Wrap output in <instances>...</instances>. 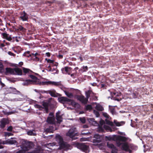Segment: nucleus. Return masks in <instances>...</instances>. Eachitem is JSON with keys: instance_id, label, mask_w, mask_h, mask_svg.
I'll return each mask as SVG.
<instances>
[{"instance_id": "nucleus-1", "label": "nucleus", "mask_w": 153, "mask_h": 153, "mask_svg": "<svg viewBox=\"0 0 153 153\" xmlns=\"http://www.w3.org/2000/svg\"><path fill=\"white\" fill-rule=\"evenodd\" d=\"M59 101L62 103L70 102L71 105L75 108H79L80 107V105L78 103L75 102L73 100H71L64 97H61L58 98Z\"/></svg>"}, {"instance_id": "nucleus-2", "label": "nucleus", "mask_w": 153, "mask_h": 153, "mask_svg": "<svg viewBox=\"0 0 153 153\" xmlns=\"http://www.w3.org/2000/svg\"><path fill=\"white\" fill-rule=\"evenodd\" d=\"M55 138L59 145V148L61 149H67L69 146V145L64 142L62 138L59 135H56Z\"/></svg>"}, {"instance_id": "nucleus-3", "label": "nucleus", "mask_w": 153, "mask_h": 153, "mask_svg": "<svg viewBox=\"0 0 153 153\" xmlns=\"http://www.w3.org/2000/svg\"><path fill=\"white\" fill-rule=\"evenodd\" d=\"M142 94V91L141 88H137L133 91H130V93H128V97L130 99L136 98H139Z\"/></svg>"}, {"instance_id": "nucleus-4", "label": "nucleus", "mask_w": 153, "mask_h": 153, "mask_svg": "<svg viewBox=\"0 0 153 153\" xmlns=\"http://www.w3.org/2000/svg\"><path fill=\"white\" fill-rule=\"evenodd\" d=\"M38 84L41 85H48L49 84L53 85L59 87L63 91H65L64 90L65 88L64 87V86L61 84V82H56L51 81H44L40 82V83Z\"/></svg>"}, {"instance_id": "nucleus-5", "label": "nucleus", "mask_w": 153, "mask_h": 153, "mask_svg": "<svg viewBox=\"0 0 153 153\" xmlns=\"http://www.w3.org/2000/svg\"><path fill=\"white\" fill-rule=\"evenodd\" d=\"M105 138L106 140L109 141L112 140L116 141V143L118 141H125L126 140V138L124 137L115 135L106 136Z\"/></svg>"}, {"instance_id": "nucleus-6", "label": "nucleus", "mask_w": 153, "mask_h": 153, "mask_svg": "<svg viewBox=\"0 0 153 153\" xmlns=\"http://www.w3.org/2000/svg\"><path fill=\"white\" fill-rule=\"evenodd\" d=\"M42 106L38 104H36L34 105L35 107L39 109V110H42L43 109H44V111L46 113H48L49 109L48 107L49 105V103L47 102L43 101L42 102Z\"/></svg>"}, {"instance_id": "nucleus-7", "label": "nucleus", "mask_w": 153, "mask_h": 153, "mask_svg": "<svg viewBox=\"0 0 153 153\" xmlns=\"http://www.w3.org/2000/svg\"><path fill=\"white\" fill-rule=\"evenodd\" d=\"M79 135V134L76 132L75 128H71L66 133V135L68 136L72 140L77 139L78 137L77 136Z\"/></svg>"}, {"instance_id": "nucleus-8", "label": "nucleus", "mask_w": 153, "mask_h": 153, "mask_svg": "<svg viewBox=\"0 0 153 153\" xmlns=\"http://www.w3.org/2000/svg\"><path fill=\"white\" fill-rule=\"evenodd\" d=\"M45 60L47 61V62L48 63H50L51 65V66L52 68L51 72L56 71L53 74H58L59 71L57 69V66L58 65V63L55 62L53 60H52L50 59H45Z\"/></svg>"}, {"instance_id": "nucleus-9", "label": "nucleus", "mask_w": 153, "mask_h": 153, "mask_svg": "<svg viewBox=\"0 0 153 153\" xmlns=\"http://www.w3.org/2000/svg\"><path fill=\"white\" fill-rule=\"evenodd\" d=\"M121 141H118L117 143V146L118 147L121 146V149L126 152H128L129 153L131 152V150L129 149V143H121Z\"/></svg>"}, {"instance_id": "nucleus-10", "label": "nucleus", "mask_w": 153, "mask_h": 153, "mask_svg": "<svg viewBox=\"0 0 153 153\" xmlns=\"http://www.w3.org/2000/svg\"><path fill=\"white\" fill-rule=\"evenodd\" d=\"M76 146L78 149L85 153H88L89 152V146L84 143H77Z\"/></svg>"}, {"instance_id": "nucleus-11", "label": "nucleus", "mask_w": 153, "mask_h": 153, "mask_svg": "<svg viewBox=\"0 0 153 153\" xmlns=\"http://www.w3.org/2000/svg\"><path fill=\"white\" fill-rule=\"evenodd\" d=\"M50 116L47 118V122L49 124H55L56 123L55 118L54 116L53 112H50L49 114Z\"/></svg>"}, {"instance_id": "nucleus-12", "label": "nucleus", "mask_w": 153, "mask_h": 153, "mask_svg": "<svg viewBox=\"0 0 153 153\" xmlns=\"http://www.w3.org/2000/svg\"><path fill=\"white\" fill-rule=\"evenodd\" d=\"M7 94H16L19 95L21 94L20 92L17 90L16 89L13 87H10L6 89Z\"/></svg>"}, {"instance_id": "nucleus-13", "label": "nucleus", "mask_w": 153, "mask_h": 153, "mask_svg": "<svg viewBox=\"0 0 153 153\" xmlns=\"http://www.w3.org/2000/svg\"><path fill=\"white\" fill-rule=\"evenodd\" d=\"M19 14V19L20 20L22 21H27L28 19V15L25 11L20 12Z\"/></svg>"}, {"instance_id": "nucleus-14", "label": "nucleus", "mask_w": 153, "mask_h": 153, "mask_svg": "<svg viewBox=\"0 0 153 153\" xmlns=\"http://www.w3.org/2000/svg\"><path fill=\"white\" fill-rule=\"evenodd\" d=\"M31 146L30 145H24L21 146V149L17 152L16 153H25L26 151L29 150Z\"/></svg>"}, {"instance_id": "nucleus-15", "label": "nucleus", "mask_w": 153, "mask_h": 153, "mask_svg": "<svg viewBox=\"0 0 153 153\" xmlns=\"http://www.w3.org/2000/svg\"><path fill=\"white\" fill-rule=\"evenodd\" d=\"M75 97L77 100L80 101L82 103L85 104L87 103L88 101L86 98H85L84 96L82 95H76Z\"/></svg>"}, {"instance_id": "nucleus-16", "label": "nucleus", "mask_w": 153, "mask_h": 153, "mask_svg": "<svg viewBox=\"0 0 153 153\" xmlns=\"http://www.w3.org/2000/svg\"><path fill=\"white\" fill-rule=\"evenodd\" d=\"M92 140L93 142L94 143H100L101 141L100 136L98 134H95Z\"/></svg>"}, {"instance_id": "nucleus-17", "label": "nucleus", "mask_w": 153, "mask_h": 153, "mask_svg": "<svg viewBox=\"0 0 153 153\" xmlns=\"http://www.w3.org/2000/svg\"><path fill=\"white\" fill-rule=\"evenodd\" d=\"M107 146L108 148L111 149L112 153H117V150L115 146L112 144L108 142L107 143Z\"/></svg>"}, {"instance_id": "nucleus-18", "label": "nucleus", "mask_w": 153, "mask_h": 153, "mask_svg": "<svg viewBox=\"0 0 153 153\" xmlns=\"http://www.w3.org/2000/svg\"><path fill=\"white\" fill-rule=\"evenodd\" d=\"M62 71L63 74H70L72 72V69L71 67H65L61 69Z\"/></svg>"}, {"instance_id": "nucleus-19", "label": "nucleus", "mask_w": 153, "mask_h": 153, "mask_svg": "<svg viewBox=\"0 0 153 153\" xmlns=\"http://www.w3.org/2000/svg\"><path fill=\"white\" fill-rule=\"evenodd\" d=\"M0 122L1 123L0 126L1 128H4L6 125L9 123L8 119L6 118L2 119L0 120Z\"/></svg>"}, {"instance_id": "nucleus-20", "label": "nucleus", "mask_w": 153, "mask_h": 153, "mask_svg": "<svg viewBox=\"0 0 153 153\" xmlns=\"http://www.w3.org/2000/svg\"><path fill=\"white\" fill-rule=\"evenodd\" d=\"M48 94H49L51 96L55 97H57L60 94H59L56 93V91L54 89L48 90Z\"/></svg>"}, {"instance_id": "nucleus-21", "label": "nucleus", "mask_w": 153, "mask_h": 153, "mask_svg": "<svg viewBox=\"0 0 153 153\" xmlns=\"http://www.w3.org/2000/svg\"><path fill=\"white\" fill-rule=\"evenodd\" d=\"M112 96L113 98V99L115 100L119 101L121 100V98H117V97H120L121 96L120 93L113 92L111 93Z\"/></svg>"}, {"instance_id": "nucleus-22", "label": "nucleus", "mask_w": 153, "mask_h": 153, "mask_svg": "<svg viewBox=\"0 0 153 153\" xmlns=\"http://www.w3.org/2000/svg\"><path fill=\"white\" fill-rule=\"evenodd\" d=\"M50 124V125L48 126V127L46 128L45 130V131L46 133L51 132L52 133L54 130L53 126H54L55 124Z\"/></svg>"}, {"instance_id": "nucleus-23", "label": "nucleus", "mask_w": 153, "mask_h": 153, "mask_svg": "<svg viewBox=\"0 0 153 153\" xmlns=\"http://www.w3.org/2000/svg\"><path fill=\"white\" fill-rule=\"evenodd\" d=\"M60 111H58L56 113V117L57 122L60 123L62 121V116L60 115Z\"/></svg>"}, {"instance_id": "nucleus-24", "label": "nucleus", "mask_w": 153, "mask_h": 153, "mask_svg": "<svg viewBox=\"0 0 153 153\" xmlns=\"http://www.w3.org/2000/svg\"><path fill=\"white\" fill-rule=\"evenodd\" d=\"M5 73L6 75L9 74H14V68H7L5 69Z\"/></svg>"}, {"instance_id": "nucleus-25", "label": "nucleus", "mask_w": 153, "mask_h": 153, "mask_svg": "<svg viewBox=\"0 0 153 153\" xmlns=\"http://www.w3.org/2000/svg\"><path fill=\"white\" fill-rule=\"evenodd\" d=\"M95 42L97 43L96 44L95 48L101 47L103 44V41L101 38L97 39Z\"/></svg>"}, {"instance_id": "nucleus-26", "label": "nucleus", "mask_w": 153, "mask_h": 153, "mask_svg": "<svg viewBox=\"0 0 153 153\" xmlns=\"http://www.w3.org/2000/svg\"><path fill=\"white\" fill-rule=\"evenodd\" d=\"M89 122L94 126H99L98 123L93 118H89L88 119Z\"/></svg>"}, {"instance_id": "nucleus-27", "label": "nucleus", "mask_w": 153, "mask_h": 153, "mask_svg": "<svg viewBox=\"0 0 153 153\" xmlns=\"http://www.w3.org/2000/svg\"><path fill=\"white\" fill-rule=\"evenodd\" d=\"M14 74L21 75L22 74V70L18 68H14Z\"/></svg>"}, {"instance_id": "nucleus-28", "label": "nucleus", "mask_w": 153, "mask_h": 153, "mask_svg": "<svg viewBox=\"0 0 153 153\" xmlns=\"http://www.w3.org/2000/svg\"><path fill=\"white\" fill-rule=\"evenodd\" d=\"M76 3L82 7H86L87 4L85 2L84 0H80L79 1H76Z\"/></svg>"}, {"instance_id": "nucleus-29", "label": "nucleus", "mask_w": 153, "mask_h": 153, "mask_svg": "<svg viewBox=\"0 0 153 153\" xmlns=\"http://www.w3.org/2000/svg\"><path fill=\"white\" fill-rule=\"evenodd\" d=\"M33 81L30 79H27L22 83L23 85L27 86L33 83Z\"/></svg>"}, {"instance_id": "nucleus-30", "label": "nucleus", "mask_w": 153, "mask_h": 153, "mask_svg": "<svg viewBox=\"0 0 153 153\" xmlns=\"http://www.w3.org/2000/svg\"><path fill=\"white\" fill-rule=\"evenodd\" d=\"M109 111L110 112L113 114H116V112L115 111V108L112 106H111L109 105Z\"/></svg>"}, {"instance_id": "nucleus-31", "label": "nucleus", "mask_w": 153, "mask_h": 153, "mask_svg": "<svg viewBox=\"0 0 153 153\" xmlns=\"http://www.w3.org/2000/svg\"><path fill=\"white\" fill-rule=\"evenodd\" d=\"M114 123L115 125L117 126H122L125 123V122L124 121H121L119 122H117L116 120H114Z\"/></svg>"}, {"instance_id": "nucleus-32", "label": "nucleus", "mask_w": 153, "mask_h": 153, "mask_svg": "<svg viewBox=\"0 0 153 153\" xmlns=\"http://www.w3.org/2000/svg\"><path fill=\"white\" fill-rule=\"evenodd\" d=\"M129 149L136 150L137 149V147L132 144L129 143Z\"/></svg>"}, {"instance_id": "nucleus-33", "label": "nucleus", "mask_w": 153, "mask_h": 153, "mask_svg": "<svg viewBox=\"0 0 153 153\" xmlns=\"http://www.w3.org/2000/svg\"><path fill=\"white\" fill-rule=\"evenodd\" d=\"M95 109L98 111H102L104 110L103 107L100 104H97L96 105Z\"/></svg>"}, {"instance_id": "nucleus-34", "label": "nucleus", "mask_w": 153, "mask_h": 153, "mask_svg": "<svg viewBox=\"0 0 153 153\" xmlns=\"http://www.w3.org/2000/svg\"><path fill=\"white\" fill-rule=\"evenodd\" d=\"M27 134L29 135L35 136L36 134L34 130H29L27 132Z\"/></svg>"}, {"instance_id": "nucleus-35", "label": "nucleus", "mask_w": 153, "mask_h": 153, "mask_svg": "<svg viewBox=\"0 0 153 153\" xmlns=\"http://www.w3.org/2000/svg\"><path fill=\"white\" fill-rule=\"evenodd\" d=\"M92 91L91 90H88L87 91L85 92V95L86 98L88 100L89 98L90 97V95L92 94Z\"/></svg>"}, {"instance_id": "nucleus-36", "label": "nucleus", "mask_w": 153, "mask_h": 153, "mask_svg": "<svg viewBox=\"0 0 153 153\" xmlns=\"http://www.w3.org/2000/svg\"><path fill=\"white\" fill-rule=\"evenodd\" d=\"M64 92L65 93V94L69 98H72L73 97V95L71 93L69 92L66 91H64Z\"/></svg>"}, {"instance_id": "nucleus-37", "label": "nucleus", "mask_w": 153, "mask_h": 153, "mask_svg": "<svg viewBox=\"0 0 153 153\" xmlns=\"http://www.w3.org/2000/svg\"><path fill=\"white\" fill-rule=\"evenodd\" d=\"M55 0H46L45 1V3L49 6V7L50 8V5L53 3L54 1Z\"/></svg>"}, {"instance_id": "nucleus-38", "label": "nucleus", "mask_w": 153, "mask_h": 153, "mask_svg": "<svg viewBox=\"0 0 153 153\" xmlns=\"http://www.w3.org/2000/svg\"><path fill=\"white\" fill-rule=\"evenodd\" d=\"M30 51H27L23 53V56L24 57L29 58L30 56H31L30 55Z\"/></svg>"}, {"instance_id": "nucleus-39", "label": "nucleus", "mask_w": 153, "mask_h": 153, "mask_svg": "<svg viewBox=\"0 0 153 153\" xmlns=\"http://www.w3.org/2000/svg\"><path fill=\"white\" fill-rule=\"evenodd\" d=\"M104 128L105 129L108 130V131L110 132H112L113 131L112 129L111 128V127L105 125H104L103 126Z\"/></svg>"}, {"instance_id": "nucleus-40", "label": "nucleus", "mask_w": 153, "mask_h": 153, "mask_svg": "<svg viewBox=\"0 0 153 153\" xmlns=\"http://www.w3.org/2000/svg\"><path fill=\"white\" fill-rule=\"evenodd\" d=\"M26 30V29L25 28L21 25L19 26L18 28V30H19L22 32H25Z\"/></svg>"}, {"instance_id": "nucleus-41", "label": "nucleus", "mask_w": 153, "mask_h": 153, "mask_svg": "<svg viewBox=\"0 0 153 153\" xmlns=\"http://www.w3.org/2000/svg\"><path fill=\"white\" fill-rule=\"evenodd\" d=\"M105 123L108 124L112 127L113 125V123L112 122L110 121L107 119H105Z\"/></svg>"}, {"instance_id": "nucleus-42", "label": "nucleus", "mask_w": 153, "mask_h": 153, "mask_svg": "<svg viewBox=\"0 0 153 153\" xmlns=\"http://www.w3.org/2000/svg\"><path fill=\"white\" fill-rule=\"evenodd\" d=\"M8 143L10 144H15L17 143L16 140H8L7 141Z\"/></svg>"}, {"instance_id": "nucleus-43", "label": "nucleus", "mask_w": 153, "mask_h": 153, "mask_svg": "<svg viewBox=\"0 0 153 153\" xmlns=\"http://www.w3.org/2000/svg\"><path fill=\"white\" fill-rule=\"evenodd\" d=\"M29 76L31 78L33 79L32 80L33 81V83L35 82V81L37 79V77L36 76L32 75H30Z\"/></svg>"}, {"instance_id": "nucleus-44", "label": "nucleus", "mask_w": 153, "mask_h": 153, "mask_svg": "<svg viewBox=\"0 0 153 153\" xmlns=\"http://www.w3.org/2000/svg\"><path fill=\"white\" fill-rule=\"evenodd\" d=\"M81 70L82 72H86L88 70V67L87 66H83L82 67Z\"/></svg>"}, {"instance_id": "nucleus-45", "label": "nucleus", "mask_w": 153, "mask_h": 153, "mask_svg": "<svg viewBox=\"0 0 153 153\" xmlns=\"http://www.w3.org/2000/svg\"><path fill=\"white\" fill-rule=\"evenodd\" d=\"M100 86L102 89H106L107 87V86L106 84L103 83H100Z\"/></svg>"}, {"instance_id": "nucleus-46", "label": "nucleus", "mask_w": 153, "mask_h": 153, "mask_svg": "<svg viewBox=\"0 0 153 153\" xmlns=\"http://www.w3.org/2000/svg\"><path fill=\"white\" fill-rule=\"evenodd\" d=\"M49 64H47V70L48 71H52L51 70V68H52L51 66L50 65V63H48Z\"/></svg>"}, {"instance_id": "nucleus-47", "label": "nucleus", "mask_w": 153, "mask_h": 153, "mask_svg": "<svg viewBox=\"0 0 153 153\" xmlns=\"http://www.w3.org/2000/svg\"><path fill=\"white\" fill-rule=\"evenodd\" d=\"M23 71L25 73H30L32 72L31 71L30 69L24 68H23Z\"/></svg>"}, {"instance_id": "nucleus-48", "label": "nucleus", "mask_w": 153, "mask_h": 153, "mask_svg": "<svg viewBox=\"0 0 153 153\" xmlns=\"http://www.w3.org/2000/svg\"><path fill=\"white\" fill-rule=\"evenodd\" d=\"M79 120L82 123H85L86 121V120L85 117H80Z\"/></svg>"}, {"instance_id": "nucleus-49", "label": "nucleus", "mask_w": 153, "mask_h": 153, "mask_svg": "<svg viewBox=\"0 0 153 153\" xmlns=\"http://www.w3.org/2000/svg\"><path fill=\"white\" fill-rule=\"evenodd\" d=\"M94 114L96 116V117H98L100 116V114L98 111H97L96 110H94Z\"/></svg>"}, {"instance_id": "nucleus-50", "label": "nucleus", "mask_w": 153, "mask_h": 153, "mask_svg": "<svg viewBox=\"0 0 153 153\" xmlns=\"http://www.w3.org/2000/svg\"><path fill=\"white\" fill-rule=\"evenodd\" d=\"M39 56H34V57L33 58V60L36 61H39Z\"/></svg>"}, {"instance_id": "nucleus-51", "label": "nucleus", "mask_w": 153, "mask_h": 153, "mask_svg": "<svg viewBox=\"0 0 153 153\" xmlns=\"http://www.w3.org/2000/svg\"><path fill=\"white\" fill-rule=\"evenodd\" d=\"M90 134V133L89 132H83V131H82V132H81V134L87 135H88V134Z\"/></svg>"}, {"instance_id": "nucleus-52", "label": "nucleus", "mask_w": 153, "mask_h": 153, "mask_svg": "<svg viewBox=\"0 0 153 153\" xmlns=\"http://www.w3.org/2000/svg\"><path fill=\"white\" fill-rule=\"evenodd\" d=\"M48 91H45L43 90H40V94H45L46 93L48 94Z\"/></svg>"}, {"instance_id": "nucleus-53", "label": "nucleus", "mask_w": 153, "mask_h": 153, "mask_svg": "<svg viewBox=\"0 0 153 153\" xmlns=\"http://www.w3.org/2000/svg\"><path fill=\"white\" fill-rule=\"evenodd\" d=\"M1 34L3 37L5 38H6L7 36L8 35V34L5 33H2Z\"/></svg>"}, {"instance_id": "nucleus-54", "label": "nucleus", "mask_w": 153, "mask_h": 153, "mask_svg": "<svg viewBox=\"0 0 153 153\" xmlns=\"http://www.w3.org/2000/svg\"><path fill=\"white\" fill-rule=\"evenodd\" d=\"M13 127L12 126H9L7 129V130L8 131H12Z\"/></svg>"}, {"instance_id": "nucleus-55", "label": "nucleus", "mask_w": 153, "mask_h": 153, "mask_svg": "<svg viewBox=\"0 0 153 153\" xmlns=\"http://www.w3.org/2000/svg\"><path fill=\"white\" fill-rule=\"evenodd\" d=\"M5 135L6 136H10L13 135V134L10 132H6L5 133Z\"/></svg>"}, {"instance_id": "nucleus-56", "label": "nucleus", "mask_w": 153, "mask_h": 153, "mask_svg": "<svg viewBox=\"0 0 153 153\" xmlns=\"http://www.w3.org/2000/svg\"><path fill=\"white\" fill-rule=\"evenodd\" d=\"M53 10L52 9H51L50 10L49 8H48H48H46V11H47L48 12H49V13H50L51 12H52V10Z\"/></svg>"}, {"instance_id": "nucleus-57", "label": "nucleus", "mask_w": 153, "mask_h": 153, "mask_svg": "<svg viewBox=\"0 0 153 153\" xmlns=\"http://www.w3.org/2000/svg\"><path fill=\"white\" fill-rule=\"evenodd\" d=\"M5 39L9 41H11L12 40V38L10 36H9L8 35Z\"/></svg>"}, {"instance_id": "nucleus-58", "label": "nucleus", "mask_w": 153, "mask_h": 153, "mask_svg": "<svg viewBox=\"0 0 153 153\" xmlns=\"http://www.w3.org/2000/svg\"><path fill=\"white\" fill-rule=\"evenodd\" d=\"M103 116L106 118H109V116L106 113H104L103 114Z\"/></svg>"}, {"instance_id": "nucleus-59", "label": "nucleus", "mask_w": 153, "mask_h": 153, "mask_svg": "<svg viewBox=\"0 0 153 153\" xmlns=\"http://www.w3.org/2000/svg\"><path fill=\"white\" fill-rule=\"evenodd\" d=\"M100 124L101 126H102L104 124H105V121L102 120H101L100 121Z\"/></svg>"}, {"instance_id": "nucleus-60", "label": "nucleus", "mask_w": 153, "mask_h": 153, "mask_svg": "<svg viewBox=\"0 0 153 153\" xmlns=\"http://www.w3.org/2000/svg\"><path fill=\"white\" fill-rule=\"evenodd\" d=\"M40 53H36L34 54V56H40Z\"/></svg>"}, {"instance_id": "nucleus-61", "label": "nucleus", "mask_w": 153, "mask_h": 153, "mask_svg": "<svg viewBox=\"0 0 153 153\" xmlns=\"http://www.w3.org/2000/svg\"><path fill=\"white\" fill-rule=\"evenodd\" d=\"M57 57L59 59H62L63 58V55L62 54H59L57 56Z\"/></svg>"}, {"instance_id": "nucleus-62", "label": "nucleus", "mask_w": 153, "mask_h": 153, "mask_svg": "<svg viewBox=\"0 0 153 153\" xmlns=\"http://www.w3.org/2000/svg\"><path fill=\"white\" fill-rule=\"evenodd\" d=\"M8 53L9 55L11 56H14V55H15L13 53H12L10 51L8 52Z\"/></svg>"}, {"instance_id": "nucleus-63", "label": "nucleus", "mask_w": 153, "mask_h": 153, "mask_svg": "<svg viewBox=\"0 0 153 153\" xmlns=\"http://www.w3.org/2000/svg\"><path fill=\"white\" fill-rule=\"evenodd\" d=\"M50 55H51V54L49 52H47V53H46V55L47 56L49 57V56H50Z\"/></svg>"}, {"instance_id": "nucleus-64", "label": "nucleus", "mask_w": 153, "mask_h": 153, "mask_svg": "<svg viewBox=\"0 0 153 153\" xmlns=\"http://www.w3.org/2000/svg\"><path fill=\"white\" fill-rule=\"evenodd\" d=\"M23 63L22 62H19V66L20 67H21L22 65H23Z\"/></svg>"}]
</instances>
